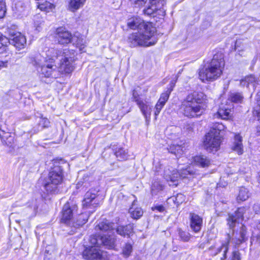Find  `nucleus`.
I'll list each match as a JSON object with an SVG mask.
<instances>
[{
	"label": "nucleus",
	"instance_id": "1",
	"mask_svg": "<svg viewBox=\"0 0 260 260\" xmlns=\"http://www.w3.org/2000/svg\"><path fill=\"white\" fill-rule=\"evenodd\" d=\"M127 25L131 29H138V31L130 34L128 37L127 42L131 47H148L157 42V38L155 35L156 28L140 17H133L128 19Z\"/></svg>",
	"mask_w": 260,
	"mask_h": 260
},
{
	"label": "nucleus",
	"instance_id": "2",
	"mask_svg": "<svg viewBox=\"0 0 260 260\" xmlns=\"http://www.w3.org/2000/svg\"><path fill=\"white\" fill-rule=\"evenodd\" d=\"M207 101V97L203 92L194 91L186 96L179 109L188 118H198L203 114Z\"/></svg>",
	"mask_w": 260,
	"mask_h": 260
},
{
	"label": "nucleus",
	"instance_id": "3",
	"mask_svg": "<svg viewBox=\"0 0 260 260\" xmlns=\"http://www.w3.org/2000/svg\"><path fill=\"white\" fill-rule=\"evenodd\" d=\"M224 66L222 54L213 56L211 62L200 70L199 77L203 82L213 81L218 78L222 73Z\"/></svg>",
	"mask_w": 260,
	"mask_h": 260
},
{
	"label": "nucleus",
	"instance_id": "4",
	"mask_svg": "<svg viewBox=\"0 0 260 260\" xmlns=\"http://www.w3.org/2000/svg\"><path fill=\"white\" fill-rule=\"evenodd\" d=\"M59 53L61 54V51L51 48L47 52V57L39 55L35 59L34 65L40 68L39 72L44 77L49 78L53 76L56 68L53 64L54 59L58 58Z\"/></svg>",
	"mask_w": 260,
	"mask_h": 260
},
{
	"label": "nucleus",
	"instance_id": "5",
	"mask_svg": "<svg viewBox=\"0 0 260 260\" xmlns=\"http://www.w3.org/2000/svg\"><path fill=\"white\" fill-rule=\"evenodd\" d=\"M223 128L224 125L221 123H216L205 135L204 146L208 151L214 152L218 150L221 142L220 133Z\"/></svg>",
	"mask_w": 260,
	"mask_h": 260
},
{
	"label": "nucleus",
	"instance_id": "6",
	"mask_svg": "<svg viewBox=\"0 0 260 260\" xmlns=\"http://www.w3.org/2000/svg\"><path fill=\"white\" fill-rule=\"evenodd\" d=\"M62 168L60 166H55L49 172L48 178L44 180L43 185L47 191L51 192L62 182Z\"/></svg>",
	"mask_w": 260,
	"mask_h": 260
},
{
	"label": "nucleus",
	"instance_id": "7",
	"mask_svg": "<svg viewBox=\"0 0 260 260\" xmlns=\"http://www.w3.org/2000/svg\"><path fill=\"white\" fill-rule=\"evenodd\" d=\"M61 53H58V58L61 57L58 68V71L62 74H69L74 70L73 64L74 60V53H71L70 50L64 49L61 51Z\"/></svg>",
	"mask_w": 260,
	"mask_h": 260
},
{
	"label": "nucleus",
	"instance_id": "8",
	"mask_svg": "<svg viewBox=\"0 0 260 260\" xmlns=\"http://www.w3.org/2000/svg\"><path fill=\"white\" fill-rule=\"evenodd\" d=\"M171 169H166L164 171V177L170 186H177L180 178H185L187 177L188 175H192L194 173L191 170L190 167L181 170L180 173L172 168Z\"/></svg>",
	"mask_w": 260,
	"mask_h": 260
},
{
	"label": "nucleus",
	"instance_id": "9",
	"mask_svg": "<svg viewBox=\"0 0 260 260\" xmlns=\"http://www.w3.org/2000/svg\"><path fill=\"white\" fill-rule=\"evenodd\" d=\"M77 206L73 203L67 202L63 206L60 221L67 225H71L74 216L77 213Z\"/></svg>",
	"mask_w": 260,
	"mask_h": 260
},
{
	"label": "nucleus",
	"instance_id": "10",
	"mask_svg": "<svg viewBox=\"0 0 260 260\" xmlns=\"http://www.w3.org/2000/svg\"><path fill=\"white\" fill-rule=\"evenodd\" d=\"M116 238L114 235H93L90 237L89 242L93 245H98L100 247L101 245L108 249H113L115 246Z\"/></svg>",
	"mask_w": 260,
	"mask_h": 260
},
{
	"label": "nucleus",
	"instance_id": "11",
	"mask_svg": "<svg viewBox=\"0 0 260 260\" xmlns=\"http://www.w3.org/2000/svg\"><path fill=\"white\" fill-rule=\"evenodd\" d=\"M98 192L97 190L92 189L86 192L82 201V206L84 208H95L99 204Z\"/></svg>",
	"mask_w": 260,
	"mask_h": 260
},
{
	"label": "nucleus",
	"instance_id": "12",
	"mask_svg": "<svg viewBox=\"0 0 260 260\" xmlns=\"http://www.w3.org/2000/svg\"><path fill=\"white\" fill-rule=\"evenodd\" d=\"M54 37L55 40L61 45L71 43L73 38L71 32L63 27H60L56 29Z\"/></svg>",
	"mask_w": 260,
	"mask_h": 260
},
{
	"label": "nucleus",
	"instance_id": "13",
	"mask_svg": "<svg viewBox=\"0 0 260 260\" xmlns=\"http://www.w3.org/2000/svg\"><path fill=\"white\" fill-rule=\"evenodd\" d=\"M91 246L86 247L82 252L83 257L86 259L92 260L100 259L103 254V251L100 249L98 245L92 244Z\"/></svg>",
	"mask_w": 260,
	"mask_h": 260
},
{
	"label": "nucleus",
	"instance_id": "14",
	"mask_svg": "<svg viewBox=\"0 0 260 260\" xmlns=\"http://www.w3.org/2000/svg\"><path fill=\"white\" fill-rule=\"evenodd\" d=\"M136 103L146 121L149 120L152 108L151 103L144 99H137Z\"/></svg>",
	"mask_w": 260,
	"mask_h": 260
},
{
	"label": "nucleus",
	"instance_id": "15",
	"mask_svg": "<svg viewBox=\"0 0 260 260\" xmlns=\"http://www.w3.org/2000/svg\"><path fill=\"white\" fill-rule=\"evenodd\" d=\"M246 233V227L242 224L240 228L239 233H238V232L235 233V231H233L232 237L230 234H228V242H231L235 243L236 245L240 244L245 241Z\"/></svg>",
	"mask_w": 260,
	"mask_h": 260
},
{
	"label": "nucleus",
	"instance_id": "16",
	"mask_svg": "<svg viewBox=\"0 0 260 260\" xmlns=\"http://www.w3.org/2000/svg\"><path fill=\"white\" fill-rule=\"evenodd\" d=\"M243 208H238L234 214H229L227 218L228 225L230 229H233L239 223L240 220L243 219Z\"/></svg>",
	"mask_w": 260,
	"mask_h": 260
},
{
	"label": "nucleus",
	"instance_id": "17",
	"mask_svg": "<svg viewBox=\"0 0 260 260\" xmlns=\"http://www.w3.org/2000/svg\"><path fill=\"white\" fill-rule=\"evenodd\" d=\"M9 44H12L18 49H21L25 47L26 44L25 37L20 32L15 34L13 38L9 39Z\"/></svg>",
	"mask_w": 260,
	"mask_h": 260
},
{
	"label": "nucleus",
	"instance_id": "18",
	"mask_svg": "<svg viewBox=\"0 0 260 260\" xmlns=\"http://www.w3.org/2000/svg\"><path fill=\"white\" fill-rule=\"evenodd\" d=\"M190 227L194 233L200 231L203 224V219L199 215L194 213H189Z\"/></svg>",
	"mask_w": 260,
	"mask_h": 260
},
{
	"label": "nucleus",
	"instance_id": "19",
	"mask_svg": "<svg viewBox=\"0 0 260 260\" xmlns=\"http://www.w3.org/2000/svg\"><path fill=\"white\" fill-rule=\"evenodd\" d=\"M232 149L239 155H241L243 153L242 138L239 134L235 135Z\"/></svg>",
	"mask_w": 260,
	"mask_h": 260
},
{
	"label": "nucleus",
	"instance_id": "20",
	"mask_svg": "<svg viewBox=\"0 0 260 260\" xmlns=\"http://www.w3.org/2000/svg\"><path fill=\"white\" fill-rule=\"evenodd\" d=\"M258 79L252 75L248 76L244 79L241 81L240 84L241 86L248 87L250 84L252 85L253 87L259 83Z\"/></svg>",
	"mask_w": 260,
	"mask_h": 260
},
{
	"label": "nucleus",
	"instance_id": "21",
	"mask_svg": "<svg viewBox=\"0 0 260 260\" xmlns=\"http://www.w3.org/2000/svg\"><path fill=\"white\" fill-rule=\"evenodd\" d=\"M71 42L74 45L79 48L80 51H83L86 46L85 40L81 36H74Z\"/></svg>",
	"mask_w": 260,
	"mask_h": 260
},
{
	"label": "nucleus",
	"instance_id": "22",
	"mask_svg": "<svg viewBox=\"0 0 260 260\" xmlns=\"http://www.w3.org/2000/svg\"><path fill=\"white\" fill-rule=\"evenodd\" d=\"M194 162L201 167H208L210 164V160L205 155L196 156L193 158Z\"/></svg>",
	"mask_w": 260,
	"mask_h": 260
},
{
	"label": "nucleus",
	"instance_id": "23",
	"mask_svg": "<svg viewBox=\"0 0 260 260\" xmlns=\"http://www.w3.org/2000/svg\"><path fill=\"white\" fill-rule=\"evenodd\" d=\"M96 226L98 227L99 229L101 231H111L115 230L116 225L113 223L110 222L107 220H105L99 223Z\"/></svg>",
	"mask_w": 260,
	"mask_h": 260
},
{
	"label": "nucleus",
	"instance_id": "24",
	"mask_svg": "<svg viewBox=\"0 0 260 260\" xmlns=\"http://www.w3.org/2000/svg\"><path fill=\"white\" fill-rule=\"evenodd\" d=\"M86 0H70L69 8L71 11L75 12L83 7Z\"/></svg>",
	"mask_w": 260,
	"mask_h": 260
},
{
	"label": "nucleus",
	"instance_id": "25",
	"mask_svg": "<svg viewBox=\"0 0 260 260\" xmlns=\"http://www.w3.org/2000/svg\"><path fill=\"white\" fill-rule=\"evenodd\" d=\"M129 213L133 218L137 219L142 216L143 211L141 208L135 207V205L133 204L129 209Z\"/></svg>",
	"mask_w": 260,
	"mask_h": 260
},
{
	"label": "nucleus",
	"instance_id": "26",
	"mask_svg": "<svg viewBox=\"0 0 260 260\" xmlns=\"http://www.w3.org/2000/svg\"><path fill=\"white\" fill-rule=\"evenodd\" d=\"M88 219V216L85 213H82L78 215L76 222L73 220L71 225L75 227L82 226L84 224Z\"/></svg>",
	"mask_w": 260,
	"mask_h": 260
},
{
	"label": "nucleus",
	"instance_id": "27",
	"mask_svg": "<svg viewBox=\"0 0 260 260\" xmlns=\"http://www.w3.org/2000/svg\"><path fill=\"white\" fill-rule=\"evenodd\" d=\"M40 119L38 122V127L37 130L34 129L35 132H37L44 128L48 127L50 126V121L46 117H44L42 114H40Z\"/></svg>",
	"mask_w": 260,
	"mask_h": 260
},
{
	"label": "nucleus",
	"instance_id": "28",
	"mask_svg": "<svg viewBox=\"0 0 260 260\" xmlns=\"http://www.w3.org/2000/svg\"><path fill=\"white\" fill-rule=\"evenodd\" d=\"M169 151L176 156H180L183 153V147L181 145L172 144L168 148Z\"/></svg>",
	"mask_w": 260,
	"mask_h": 260
},
{
	"label": "nucleus",
	"instance_id": "29",
	"mask_svg": "<svg viewBox=\"0 0 260 260\" xmlns=\"http://www.w3.org/2000/svg\"><path fill=\"white\" fill-rule=\"evenodd\" d=\"M127 153V149H124L120 147L116 150L115 154L118 160H122L126 159L128 158V155Z\"/></svg>",
	"mask_w": 260,
	"mask_h": 260
},
{
	"label": "nucleus",
	"instance_id": "30",
	"mask_svg": "<svg viewBox=\"0 0 260 260\" xmlns=\"http://www.w3.org/2000/svg\"><path fill=\"white\" fill-rule=\"evenodd\" d=\"M175 86V83L173 82L170 84V87L168 88L166 91L162 93L160 98L158 101L159 102H162V103L166 104V102L168 100L170 94L172 91L173 90V88Z\"/></svg>",
	"mask_w": 260,
	"mask_h": 260
},
{
	"label": "nucleus",
	"instance_id": "31",
	"mask_svg": "<svg viewBox=\"0 0 260 260\" xmlns=\"http://www.w3.org/2000/svg\"><path fill=\"white\" fill-rule=\"evenodd\" d=\"M249 197V193L247 188L241 187L240 189L239 194L237 197L238 201H244Z\"/></svg>",
	"mask_w": 260,
	"mask_h": 260
},
{
	"label": "nucleus",
	"instance_id": "32",
	"mask_svg": "<svg viewBox=\"0 0 260 260\" xmlns=\"http://www.w3.org/2000/svg\"><path fill=\"white\" fill-rule=\"evenodd\" d=\"M9 43V39L0 33V53H3L6 51V48Z\"/></svg>",
	"mask_w": 260,
	"mask_h": 260
},
{
	"label": "nucleus",
	"instance_id": "33",
	"mask_svg": "<svg viewBox=\"0 0 260 260\" xmlns=\"http://www.w3.org/2000/svg\"><path fill=\"white\" fill-rule=\"evenodd\" d=\"M218 113L221 118L226 119L231 117V110L228 108L220 107Z\"/></svg>",
	"mask_w": 260,
	"mask_h": 260
},
{
	"label": "nucleus",
	"instance_id": "34",
	"mask_svg": "<svg viewBox=\"0 0 260 260\" xmlns=\"http://www.w3.org/2000/svg\"><path fill=\"white\" fill-rule=\"evenodd\" d=\"M228 251V244H223L220 247H218L216 248V251L215 253L211 252V253L213 255H216L218 253L222 252L223 253V257H221L220 260H224L226 258V254Z\"/></svg>",
	"mask_w": 260,
	"mask_h": 260
},
{
	"label": "nucleus",
	"instance_id": "35",
	"mask_svg": "<svg viewBox=\"0 0 260 260\" xmlns=\"http://www.w3.org/2000/svg\"><path fill=\"white\" fill-rule=\"evenodd\" d=\"M243 98V97L240 93L233 92L230 94L229 100L234 103H241Z\"/></svg>",
	"mask_w": 260,
	"mask_h": 260
},
{
	"label": "nucleus",
	"instance_id": "36",
	"mask_svg": "<svg viewBox=\"0 0 260 260\" xmlns=\"http://www.w3.org/2000/svg\"><path fill=\"white\" fill-rule=\"evenodd\" d=\"M133 251V246L130 243H126L122 247V254L124 257H128Z\"/></svg>",
	"mask_w": 260,
	"mask_h": 260
},
{
	"label": "nucleus",
	"instance_id": "37",
	"mask_svg": "<svg viewBox=\"0 0 260 260\" xmlns=\"http://www.w3.org/2000/svg\"><path fill=\"white\" fill-rule=\"evenodd\" d=\"M38 8L41 11H44L47 12H49L50 11L52 10L55 8V6L53 4L46 2L44 3L39 4Z\"/></svg>",
	"mask_w": 260,
	"mask_h": 260
},
{
	"label": "nucleus",
	"instance_id": "38",
	"mask_svg": "<svg viewBox=\"0 0 260 260\" xmlns=\"http://www.w3.org/2000/svg\"><path fill=\"white\" fill-rule=\"evenodd\" d=\"M162 189V185L158 182H154L152 183L151 192L152 196L156 195L157 193Z\"/></svg>",
	"mask_w": 260,
	"mask_h": 260
},
{
	"label": "nucleus",
	"instance_id": "39",
	"mask_svg": "<svg viewBox=\"0 0 260 260\" xmlns=\"http://www.w3.org/2000/svg\"><path fill=\"white\" fill-rule=\"evenodd\" d=\"M179 235L181 239L185 242L188 241L190 238V235L189 233L182 231L180 230H179Z\"/></svg>",
	"mask_w": 260,
	"mask_h": 260
},
{
	"label": "nucleus",
	"instance_id": "40",
	"mask_svg": "<svg viewBox=\"0 0 260 260\" xmlns=\"http://www.w3.org/2000/svg\"><path fill=\"white\" fill-rule=\"evenodd\" d=\"M165 105V103H162V102H159V101H158L155 105V110L154 112V114L155 116H157L159 114L161 110L162 109Z\"/></svg>",
	"mask_w": 260,
	"mask_h": 260
},
{
	"label": "nucleus",
	"instance_id": "41",
	"mask_svg": "<svg viewBox=\"0 0 260 260\" xmlns=\"http://www.w3.org/2000/svg\"><path fill=\"white\" fill-rule=\"evenodd\" d=\"M6 13V9L3 0H0V18H2L5 16Z\"/></svg>",
	"mask_w": 260,
	"mask_h": 260
},
{
	"label": "nucleus",
	"instance_id": "42",
	"mask_svg": "<svg viewBox=\"0 0 260 260\" xmlns=\"http://www.w3.org/2000/svg\"><path fill=\"white\" fill-rule=\"evenodd\" d=\"M115 229L116 230L117 233L119 235L123 237L126 236L124 232V226H118L117 228L115 227Z\"/></svg>",
	"mask_w": 260,
	"mask_h": 260
},
{
	"label": "nucleus",
	"instance_id": "43",
	"mask_svg": "<svg viewBox=\"0 0 260 260\" xmlns=\"http://www.w3.org/2000/svg\"><path fill=\"white\" fill-rule=\"evenodd\" d=\"M125 234L126 236H129L130 234L132 232L133 228V225L131 224H128L124 226Z\"/></svg>",
	"mask_w": 260,
	"mask_h": 260
},
{
	"label": "nucleus",
	"instance_id": "44",
	"mask_svg": "<svg viewBox=\"0 0 260 260\" xmlns=\"http://www.w3.org/2000/svg\"><path fill=\"white\" fill-rule=\"evenodd\" d=\"M230 260H240L239 253L238 251H233Z\"/></svg>",
	"mask_w": 260,
	"mask_h": 260
},
{
	"label": "nucleus",
	"instance_id": "45",
	"mask_svg": "<svg viewBox=\"0 0 260 260\" xmlns=\"http://www.w3.org/2000/svg\"><path fill=\"white\" fill-rule=\"evenodd\" d=\"M184 196L182 194H178L176 198L177 203H182L184 200Z\"/></svg>",
	"mask_w": 260,
	"mask_h": 260
},
{
	"label": "nucleus",
	"instance_id": "46",
	"mask_svg": "<svg viewBox=\"0 0 260 260\" xmlns=\"http://www.w3.org/2000/svg\"><path fill=\"white\" fill-rule=\"evenodd\" d=\"M152 209L153 210H156L160 212H163L165 210V208L162 205H158V206H155L154 207H152Z\"/></svg>",
	"mask_w": 260,
	"mask_h": 260
},
{
	"label": "nucleus",
	"instance_id": "47",
	"mask_svg": "<svg viewBox=\"0 0 260 260\" xmlns=\"http://www.w3.org/2000/svg\"><path fill=\"white\" fill-rule=\"evenodd\" d=\"M253 211L256 214L260 213V205L258 204H255L253 207Z\"/></svg>",
	"mask_w": 260,
	"mask_h": 260
},
{
	"label": "nucleus",
	"instance_id": "48",
	"mask_svg": "<svg viewBox=\"0 0 260 260\" xmlns=\"http://www.w3.org/2000/svg\"><path fill=\"white\" fill-rule=\"evenodd\" d=\"M30 208L32 209L34 211L36 212L38 209V205L37 204V201L36 200H32V205Z\"/></svg>",
	"mask_w": 260,
	"mask_h": 260
},
{
	"label": "nucleus",
	"instance_id": "49",
	"mask_svg": "<svg viewBox=\"0 0 260 260\" xmlns=\"http://www.w3.org/2000/svg\"><path fill=\"white\" fill-rule=\"evenodd\" d=\"M8 66V61H0V69L2 68H6Z\"/></svg>",
	"mask_w": 260,
	"mask_h": 260
},
{
	"label": "nucleus",
	"instance_id": "50",
	"mask_svg": "<svg viewBox=\"0 0 260 260\" xmlns=\"http://www.w3.org/2000/svg\"><path fill=\"white\" fill-rule=\"evenodd\" d=\"M255 100L258 106L260 107V91L258 92L255 96Z\"/></svg>",
	"mask_w": 260,
	"mask_h": 260
},
{
	"label": "nucleus",
	"instance_id": "51",
	"mask_svg": "<svg viewBox=\"0 0 260 260\" xmlns=\"http://www.w3.org/2000/svg\"><path fill=\"white\" fill-rule=\"evenodd\" d=\"M133 96L134 100L135 102H136L137 99H142L141 98L139 97V96L138 95V94L136 93V92L135 91H133Z\"/></svg>",
	"mask_w": 260,
	"mask_h": 260
},
{
	"label": "nucleus",
	"instance_id": "52",
	"mask_svg": "<svg viewBox=\"0 0 260 260\" xmlns=\"http://www.w3.org/2000/svg\"><path fill=\"white\" fill-rule=\"evenodd\" d=\"M257 242L260 244V233L258 234V235L257 236Z\"/></svg>",
	"mask_w": 260,
	"mask_h": 260
},
{
	"label": "nucleus",
	"instance_id": "53",
	"mask_svg": "<svg viewBox=\"0 0 260 260\" xmlns=\"http://www.w3.org/2000/svg\"><path fill=\"white\" fill-rule=\"evenodd\" d=\"M258 181L260 183V172L258 173Z\"/></svg>",
	"mask_w": 260,
	"mask_h": 260
},
{
	"label": "nucleus",
	"instance_id": "54",
	"mask_svg": "<svg viewBox=\"0 0 260 260\" xmlns=\"http://www.w3.org/2000/svg\"><path fill=\"white\" fill-rule=\"evenodd\" d=\"M213 248H214V247H213V246H211V247L209 248V250H210V251H211Z\"/></svg>",
	"mask_w": 260,
	"mask_h": 260
},
{
	"label": "nucleus",
	"instance_id": "55",
	"mask_svg": "<svg viewBox=\"0 0 260 260\" xmlns=\"http://www.w3.org/2000/svg\"><path fill=\"white\" fill-rule=\"evenodd\" d=\"M47 256H46L45 257V258H44V260H47Z\"/></svg>",
	"mask_w": 260,
	"mask_h": 260
},
{
	"label": "nucleus",
	"instance_id": "56",
	"mask_svg": "<svg viewBox=\"0 0 260 260\" xmlns=\"http://www.w3.org/2000/svg\"><path fill=\"white\" fill-rule=\"evenodd\" d=\"M79 184H77V187H78V188H79Z\"/></svg>",
	"mask_w": 260,
	"mask_h": 260
},
{
	"label": "nucleus",
	"instance_id": "57",
	"mask_svg": "<svg viewBox=\"0 0 260 260\" xmlns=\"http://www.w3.org/2000/svg\"><path fill=\"white\" fill-rule=\"evenodd\" d=\"M259 228H260V222H259Z\"/></svg>",
	"mask_w": 260,
	"mask_h": 260
}]
</instances>
